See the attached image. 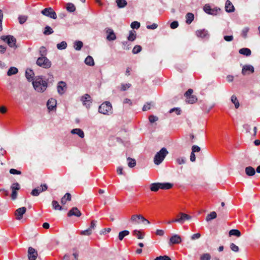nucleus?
<instances>
[{
    "label": "nucleus",
    "instance_id": "nucleus-1",
    "mask_svg": "<svg viewBox=\"0 0 260 260\" xmlns=\"http://www.w3.org/2000/svg\"><path fill=\"white\" fill-rule=\"evenodd\" d=\"M32 85L34 89L38 92H44L48 87V83L44 80L42 76H36L32 81Z\"/></svg>",
    "mask_w": 260,
    "mask_h": 260
},
{
    "label": "nucleus",
    "instance_id": "nucleus-2",
    "mask_svg": "<svg viewBox=\"0 0 260 260\" xmlns=\"http://www.w3.org/2000/svg\"><path fill=\"white\" fill-rule=\"evenodd\" d=\"M173 184L171 183H153L150 185V190L152 191H157L159 189L167 190L171 188Z\"/></svg>",
    "mask_w": 260,
    "mask_h": 260
},
{
    "label": "nucleus",
    "instance_id": "nucleus-3",
    "mask_svg": "<svg viewBox=\"0 0 260 260\" xmlns=\"http://www.w3.org/2000/svg\"><path fill=\"white\" fill-rule=\"evenodd\" d=\"M167 149L163 147L158 152L156 153L154 157V162L155 165L160 164L164 160L166 156L168 154Z\"/></svg>",
    "mask_w": 260,
    "mask_h": 260
},
{
    "label": "nucleus",
    "instance_id": "nucleus-4",
    "mask_svg": "<svg viewBox=\"0 0 260 260\" xmlns=\"http://www.w3.org/2000/svg\"><path fill=\"white\" fill-rule=\"evenodd\" d=\"M1 39L4 42H6L10 47L14 49L17 48V46L16 45V39L13 36H2Z\"/></svg>",
    "mask_w": 260,
    "mask_h": 260
},
{
    "label": "nucleus",
    "instance_id": "nucleus-5",
    "mask_svg": "<svg viewBox=\"0 0 260 260\" xmlns=\"http://www.w3.org/2000/svg\"><path fill=\"white\" fill-rule=\"evenodd\" d=\"M112 107L109 102H106L101 104L99 108V112L103 114L109 115L112 113Z\"/></svg>",
    "mask_w": 260,
    "mask_h": 260
},
{
    "label": "nucleus",
    "instance_id": "nucleus-6",
    "mask_svg": "<svg viewBox=\"0 0 260 260\" xmlns=\"http://www.w3.org/2000/svg\"><path fill=\"white\" fill-rule=\"evenodd\" d=\"M37 64L44 69H49L51 66V62L45 56L39 57L36 61Z\"/></svg>",
    "mask_w": 260,
    "mask_h": 260
},
{
    "label": "nucleus",
    "instance_id": "nucleus-7",
    "mask_svg": "<svg viewBox=\"0 0 260 260\" xmlns=\"http://www.w3.org/2000/svg\"><path fill=\"white\" fill-rule=\"evenodd\" d=\"M193 90L189 89L184 94L186 98V102L188 104H193L197 101V98L196 95H192Z\"/></svg>",
    "mask_w": 260,
    "mask_h": 260
},
{
    "label": "nucleus",
    "instance_id": "nucleus-8",
    "mask_svg": "<svg viewBox=\"0 0 260 260\" xmlns=\"http://www.w3.org/2000/svg\"><path fill=\"white\" fill-rule=\"evenodd\" d=\"M41 13L46 16L49 17L54 19H55L57 18L56 13L51 7L43 9Z\"/></svg>",
    "mask_w": 260,
    "mask_h": 260
},
{
    "label": "nucleus",
    "instance_id": "nucleus-9",
    "mask_svg": "<svg viewBox=\"0 0 260 260\" xmlns=\"http://www.w3.org/2000/svg\"><path fill=\"white\" fill-rule=\"evenodd\" d=\"M191 217L185 213L180 212L176 216V221L180 224H183L185 221L190 219Z\"/></svg>",
    "mask_w": 260,
    "mask_h": 260
},
{
    "label": "nucleus",
    "instance_id": "nucleus-10",
    "mask_svg": "<svg viewBox=\"0 0 260 260\" xmlns=\"http://www.w3.org/2000/svg\"><path fill=\"white\" fill-rule=\"evenodd\" d=\"M20 188V186L19 184L17 182L13 183L10 189L12 190L11 194V199L13 200H15L17 198V191L19 190Z\"/></svg>",
    "mask_w": 260,
    "mask_h": 260
},
{
    "label": "nucleus",
    "instance_id": "nucleus-11",
    "mask_svg": "<svg viewBox=\"0 0 260 260\" xmlns=\"http://www.w3.org/2000/svg\"><path fill=\"white\" fill-rule=\"evenodd\" d=\"M204 11L207 14L215 15L218 13V12L220 10L218 8H212L209 5L206 4L204 7Z\"/></svg>",
    "mask_w": 260,
    "mask_h": 260
},
{
    "label": "nucleus",
    "instance_id": "nucleus-12",
    "mask_svg": "<svg viewBox=\"0 0 260 260\" xmlns=\"http://www.w3.org/2000/svg\"><path fill=\"white\" fill-rule=\"evenodd\" d=\"M67 89V84L64 81H59L57 85V90L59 94L62 95Z\"/></svg>",
    "mask_w": 260,
    "mask_h": 260
},
{
    "label": "nucleus",
    "instance_id": "nucleus-13",
    "mask_svg": "<svg viewBox=\"0 0 260 260\" xmlns=\"http://www.w3.org/2000/svg\"><path fill=\"white\" fill-rule=\"evenodd\" d=\"M182 239L181 237L177 234L173 235L169 240V245L178 244L181 242Z\"/></svg>",
    "mask_w": 260,
    "mask_h": 260
},
{
    "label": "nucleus",
    "instance_id": "nucleus-14",
    "mask_svg": "<svg viewBox=\"0 0 260 260\" xmlns=\"http://www.w3.org/2000/svg\"><path fill=\"white\" fill-rule=\"evenodd\" d=\"M81 101L82 102L83 105L86 108H89L91 103V97L88 94H85L81 96Z\"/></svg>",
    "mask_w": 260,
    "mask_h": 260
},
{
    "label": "nucleus",
    "instance_id": "nucleus-15",
    "mask_svg": "<svg viewBox=\"0 0 260 260\" xmlns=\"http://www.w3.org/2000/svg\"><path fill=\"white\" fill-rule=\"evenodd\" d=\"M37 256V251L31 247H29L28 249V258L29 260H36Z\"/></svg>",
    "mask_w": 260,
    "mask_h": 260
},
{
    "label": "nucleus",
    "instance_id": "nucleus-16",
    "mask_svg": "<svg viewBox=\"0 0 260 260\" xmlns=\"http://www.w3.org/2000/svg\"><path fill=\"white\" fill-rule=\"evenodd\" d=\"M26 208L24 207L17 209L15 211V216L17 220H20L23 218V215L26 212Z\"/></svg>",
    "mask_w": 260,
    "mask_h": 260
},
{
    "label": "nucleus",
    "instance_id": "nucleus-17",
    "mask_svg": "<svg viewBox=\"0 0 260 260\" xmlns=\"http://www.w3.org/2000/svg\"><path fill=\"white\" fill-rule=\"evenodd\" d=\"M47 107L49 111L55 110L56 107V100L53 98L49 99L47 102Z\"/></svg>",
    "mask_w": 260,
    "mask_h": 260
},
{
    "label": "nucleus",
    "instance_id": "nucleus-18",
    "mask_svg": "<svg viewBox=\"0 0 260 260\" xmlns=\"http://www.w3.org/2000/svg\"><path fill=\"white\" fill-rule=\"evenodd\" d=\"M81 215V212L77 207L72 208L68 212V216L71 217L75 216L76 217H80Z\"/></svg>",
    "mask_w": 260,
    "mask_h": 260
},
{
    "label": "nucleus",
    "instance_id": "nucleus-19",
    "mask_svg": "<svg viewBox=\"0 0 260 260\" xmlns=\"http://www.w3.org/2000/svg\"><path fill=\"white\" fill-rule=\"evenodd\" d=\"M106 32L108 34L107 39L108 41H114L116 39V35L112 29L108 28L106 30Z\"/></svg>",
    "mask_w": 260,
    "mask_h": 260
},
{
    "label": "nucleus",
    "instance_id": "nucleus-20",
    "mask_svg": "<svg viewBox=\"0 0 260 260\" xmlns=\"http://www.w3.org/2000/svg\"><path fill=\"white\" fill-rule=\"evenodd\" d=\"M254 71V69L253 67L251 65H245L243 67L242 70V74L243 75H245L247 74V72H249L250 73H253Z\"/></svg>",
    "mask_w": 260,
    "mask_h": 260
},
{
    "label": "nucleus",
    "instance_id": "nucleus-21",
    "mask_svg": "<svg viewBox=\"0 0 260 260\" xmlns=\"http://www.w3.org/2000/svg\"><path fill=\"white\" fill-rule=\"evenodd\" d=\"M196 35L198 37L202 38H208L209 36L208 31L204 29L197 30Z\"/></svg>",
    "mask_w": 260,
    "mask_h": 260
},
{
    "label": "nucleus",
    "instance_id": "nucleus-22",
    "mask_svg": "<svg viewBox=\"0 0 260 260\" xmlns=\"http://www.w3.org/2000/svg\"><path fill=\"white\" fill-rule=\"evenodd\" d=\"M25 77L28 81L33 80L34 77L33 71L30 69H27L25 71Z\"/></svg>",
    "mask_w": 260,
    "mask_h": 260
},
{
    "label": "nucleus",
    "instance_id": "nucleus-23",
    "mask_svg": "<svg viewBox=\"0 0 260 260\" xmlns=\"http://www.w3.org/2000/svg\"><path fill=\"white\" fill-rule=\"evenodd\" d=\"M225 9L228 12H232L234 11V6L229 0L226 1Z\"/></svg>",
    "mask_w": 260,
    "mask_h": 260
},
{
    "label": "nucleus",
    "instance_id": "nucleus-24",
    "mask_svg": "<svg viewBox=\"0 0 260 260\" xmlns=\"http://www.w3.org/2000/svg\"><path fill=\"white\" fill-rule=\"evenodd\" d=\"M71 133L72 134H76L79 136L81 138H83L84 137V132L80 128H74L71 131Z\"/></svg>",
    "mask_w": 260,
    "mask_h": 260
},
{
    "label": "nucleus",
    "instance_id": "nucleus-25",
    "mask_svg": "<svg viewBox=\"0 0 260 260\" xmlns=\"http://www.w3.org/2000/svg\"><path fill=\"white\" fill-rule=\"evenodd\" d=\"M133 235L136 237L138 239H143L144 237V233L141 231L135 230L132 232Z\"/></svg>",
    "mask_w": 260,
    "mask_h": 260
},
{
    "label": "nucleus",
    "instance_id": "nucleus-26",
    "mask_svg": "<svg viewBox=\"0 0 260 260\" xmlns=\"http://www.w3.org/2000/svg\"><path fill=\"white\" fill-rule=\"evenodd\" d=\"M239 53L243 55L249 56L251 54L250 49L247 48H243L239 50Z\"/></svg>",
    "mask_w": 260,
    "mask_h": 260
},
{
    "label": "nucleus",
    "instance_id": "nucleus-27",
    "mask_svg": "<svg viewBox=\"0 0 260 260\" xmlns=\"http://www.w3.org/2000/svg\"><path fill=\"white\" fill-rule=\"evenodd\" d=\"M245 173L247 176H252L255 173V169L252 167H247L245 168Z\"/></svg>",
    "mask_w": 260,
    "mask_h": 260
},
{
    "label": "nucleus",
    "instance_id": "nucleus-28",
    "mask_svg": "<svg viewBox=\"0 0 260 260\" xmlns=\"http://www.w3.org/2000/svg\"><path fill=\"white\" fill-rule=\"evenodd\" d=\"M140 216H142V215H133L132 216L131 218V221L134 224H138L139 223V220H141Z\"/></svg>",
    "mask_w": 260,
    "mask_h": 260
},
{
    "label": "nucleus",
    "instance_id": "nucleus-29",
    "mask_svg": "<svg viewBox=\"0 0 260 260\" xmlns=\"http://www.w3.org/2000/svg\"><path fill=\"white\" fill-rule=\"evenodd\" d=\"M71 200V195L70 193H66L61 199V203L62 205L66 204L67 201Z\"/></svg>",
    "mask_w": 260,
    "mask_h": 260
},
{
    "label": "nucleus",
    "instance_id": "nucleus-30",
    "mask_svg": "<svg viewBox=\"0 0 260 260\" xmlns=\"http://www.w3.org/2000/svg\"><path fill=\"white\" fill-rule=\"evenodd\" d=\"M186 23L190 24L194 19V15L191 13H188L186 15Z\"/></svg>",
    "mask_w": 260,
    "mask_h": 260
},
{
    "label": "nucleus",
    "instance_id": "nucleus-31",
    "mask_svg": "<svg viewBox=\"0 0 260 260\" xmlns=\"http://www.w3.org/2000/svg\"><path fill=\"white\" fill-rule=\"evenodd\" d=\"M131 86V84L130 83H121L120 86H119L117 88L122 91H124L128 89Z\"/></svg>",
    "mask_w": 260,
    "mask_h": 260
},
{
    "label": "nucleus",
    "instance_id": "nucleus-32",
    "mask_svg": "<svg viewBox=\"0 0 260 260\" xmlns=\"http://www.w3.org/2000/svg\"><path fill=\"white\" fill-rule=\"evenodd\" d=\"M129 234V232L127 230H124L120 232L118 234V239L119 240L122 241L123 238Z\"/></svg>",
    "mask_w": 260,
    "mask_h": 260
},
{
    "label": "nucleus",
    "instance_id": "nucleus-33",
    "mask_svg": "<svg viewBox=\"0 0 260 260\" xmlns=\"http://www.w3.org/2000/svg\"><path fill=\"white\" fill-rule=\"evenodd\" d=\"M85 64L89 66H93L94 64L93 58L91 56H88L84 61Z\"/></svg>",
    "mask_w": 260,
    "mask_h": 260
},
{
    "label": "nucleus",
    "instance_id": "nucleus-34",
    "mask_svg": "<svg viewBox=\"0 0 260 260\" xmlns=\"http://www.w3.org/2000/svg\"><path fill=\"white\" fill-rule=\"evenodd\" d=\"M116 3L119 8H123L127 4V2L125 0H116Z\"/></svg>",
    "mask_w": 260,
    "mask_h": 260
},
{
    "label": "nucleus",
    "instance_id": "nucleus-35",
    "mask_svg": "<svg viewBox=\"0 0 260 260\" xmlns=\"http://www.w3.org/2000/svg\"><path fill=\"white\" fill-rule=\"evenodd\" d=\"M136 32L135 30H130L127 39L129 41H134L136 39Z\"/></svg>",
    "mask_w": 260,
    "mask_h": 260
},
{
    "label": "nucleus",
    "instance_id": "nucleus-36",
    "mask_svg": "<svg viewBox=\"0 0 260 260\" xmlns=\"http://www.w3.org/2000/svg\"><path fill=\"white\" fill-rule=\"evenodd\" d=\"M18 72L17 68L15 67H11L7 72V75L9 76H11L13 75L16 74Z\"/></svg>",
    "mask_w": 260,
    "mask_h": 260
},
{
    "label": "nucleus",
    "instance_id": "nucleus-37",
    "mask_svg": "<svg viewBox=\"0 0 260 260\" xmlns=\"http://www.w3.org/2000/svg\"><path fill=\"white\" fill-rule=\"evenodd\" d=\"M217 216V214L215 211L211 212L210 214H208L206 218L207 221H209L212 219H215Z\"/></svg>",
    "mask_w": 260,
    "mask_h": 260
},
{
    "label": "nucleus",
    "instance_id": "nucleus-38",
    "mask_svg": "<svg viewBox=\"0 0 260 260\" xmlns=\"http://www.w3.org/2000/svg\"><path fill=\"white\" fill-rule=\"evenodd\" d=\"M231 100L234 104L235 108L238 109L240 106V104L237 97L235 95H233L231 96Z\"/></svg>",
    "mask_w": 260,
    "mask_h": 260
},
{
    "label": "nucleus",
    "instance_id": "nucleus-39",
    "mask_svg": "<svg viewBox=\"0 0 260 260\" xmlns=\"http://www.w3.org/2000/svg\"><path fill=\"white\" fill-rule=\"evenodd\" d=\"M52 205L53 208L55 210H61L62 209V207L58 204V202L55 200L52 201Z\"/></svg>",
    "mask_w": 260,
    "mask_h": 260
},
{
    "label": "nucleus",
    "instance_id": "nucleus-40",
    "mask_svg": "<svg viewBox=\"0 0 260 260\" xmlns=\"http://www.w3.org/2000/svg\"><path fill=\"white\" fill-rule=\"evenodd\" d=\"M83 47V43L80 41H76L74 44V47L76 50H80Z\"/></svg>",
    "mask_w": 260,
    "mask_h": 260
},
{
    "label": "nucleus",
    "instance_id": "nucleus-41",
    "mask_svg": "<svg viewBox=\"0 0 260 260\" xmlns=\"http://www.w3.org/2000/svg\"><path fill=\"white\" fill-rule=\"evenodd\" d=\"M229 235L230 236H235L236 237H239L241 236V233L238 230L233 229L230 231Z\"/></svg>",
    "mask_w": 260,
    "mask_h": 260
},
{
    "label": "nucleus",
    "instance_id": "nucleus-42",
    "mask_svg": "<svg viewBox=\"0 0 260 260\" xmlns=\"http://www.w3.org/2000/svg\"><path fill=\"white\" fill-rule=\"evenodd\" d=\"M128 161V166L130 168L134 167L136 165V161L135 159L132 158L131 157H128L127 158Z\"/></svg>",
    "mask_w": 260,
    "mask_h": 260
},
{
    "label": "nucleus",
    "instance_id": "nucleus-43",
    "mask_svg": "<svg viewBox=\"0 0 260 260\" xmlns=\"http://www.w3.org/2000/svg\"><path fill=\"white\" fill-rule=\"evenodd\" d=\"M67 10L70 12H74L76 10V7L72 3H68L67 6Z\"/></svg>",
    "mask_w": 260,
    "mask_h": 260
},
{
    "label": "nucleus",
    "instance_id": "nucleus-44",
    "mask_svg": "<svg viewBox=\"0 0 260 260\" xmlns=\"http://www.w3.org/2000/svg\"><path fill=\"white\" fill-rule=\"evenodd\" d=\"M53 32V29L51 28V27L49 26H46L44 28V31L43 34L45 35H49L52 34Z\"/></svg>",
    "mask_w": 260,
    "mask_h": 260
},
{
    "label": "nucleus",
    "instance_id": "nucleus-45",
    "mask_svg": "<svg viewBox=\"0 0 260 260\" xmlns=\"http://www.w3.org/2000/svg\"><path fill=\"white\" fill-rule=\"evenodd\" d=\"M67 47V44L65 41H62L57 44V48L59 50L65 49Z\"/></svg>",
    "mask_w": 260,
    "mask_h": 260
},
{
    "label": "nucleus",
    "instance_id": "nucleus-46",
    "mask_svg": "<svg viewBox=\"0 0 260 260\" xmlns=\"http://www.w3.org/2000/svg\"><path fill=\"white\" fill-rule=\"evenodd\" d=\"M211 257V255L209 253H206L201 255L200 260H210Z\"/></svg>",
    "mask_w": 260,
    "mask_h": 260
},
{
    "label": "nucleus",
    "instance_id": "nucleus-47",
    "mask_svg": "<svg viewBox=\"0 0 260 260\" xmlns=\"http://www.w3.org/2000/svg\"><path fill=\"white\" fill-rule=\"evenodd\" d=\"M176 161L178 165H182L185 163L186 159L184 157H179L176 159Z\"/></svg>",
    "mask_w": 260,
    "mask_h": 260
},
{
    "label": "nucleus",
    "instance_id": "nucleus-48",
    "mask_svg": "<svg viewBox=\"0 0 260 260\" xmlns=\"http://www.w3.org/2000/svg\"><path fill=\"white\" fill-rule=\"evenodd\" d=\"M39 53L41 56H45L47 54V50L44 46H42L40 48Z\"/></svg>",
    "mask_w": 260,
    "mask_h": 260
},
{
    "label": "nucleus",
    "instance_id": "nucleus-49",
    "mask_svg": "<svg viewBox=\"0 0 260 260\" xmlns=\"http://www.w3.org/2000/svg\"><path fill=\"white\" fill-rule=\"evenodd\" d=\"M142 50V47L140 45L135 46L133 49V53L134 54H137L141 52Z\"/></svg>",
    "mask_w": 260,
    "mask_h": 260
},
{
    "label": "nucleus",
    "instance_id": "nucleus-50",
    "mask_svg": "<svg viewBox=\"0 0 260 260\" xmlns=\"http://www.w3.org/2000/svg\"><path fill=\"white\" fill-rule=\"evenodd\" d=\"M37 188H39V191H40L41 193L46 191L48 188V186L46 184H41L40 186H38Z\"/></svg>",
    "mask_w": 260,
    "mask_h": 260
},
{
    "label": "nucleus",
    "instance_id": "nucleus-51",
    "mask_svg": "<svg viewBox=\"0 0 260 260\" xmlns=\"http://www.w3.org/2000/svg\"><path fill=\"white\" fill-rule=\"evenodd\" d=\"M131 26L133 29H138L140 26V23L138 21H134L131 23Z\"/></svg>",
    "mask_w": 260,
    "mask_h": 260
},
{
    "label": "nucleus",
    "instance_id": "nucleus-52",
    "mask_svg": "<svg viewBox=\"0 0 260 260\" xmlns=\"http://www.w3.org/2000/svg\"><path fill=\"white\" fill-rule=\"evenodd\" d=\"M175 112L177 115H179L181 113V110L179 108H174L170 110L169 112L172 113Z\"/></svg>",
    "mask_w": 260,
    "mask_h": 260
},
{
    "label": "nucleus",
    "instance_id": "nucleus-53",
    "mask_svg": "<svg viewBox=\"0 0 260 260\" xmlns=\"http://www.w3.org/2000/svg\"><path fill=\"white\" fill-rule=\"evenodd\" d=\"M230 248L232 251L236 252H238L239 250L238 246L233 243H231L230 244Z\"/></svg>",
    "mask_w": 260,
    "mask_h": 260
},
{
    "label": "nucleus",
    "instance_id": "nucleus-54",
    "mask_svg": "<svg viewBox=\"0 0 260 260\" xmlns=\"http://www.w3.org/2000/svg\"><path fill=\"white\" fill-rule=\"evenodd\" d=\"M92 234V231L88 228L87 230L81 232L80 234L82 235L89 236Z\"/></svg>",
    "mask_w": 260,
    "mask_h": 260
},
{
    "label": "nucleus",
    "instance_id": "nucleus-55",
    "mask_svg": "<svg viewBox=\"0 0 260 260\" xmlns=\"http://www.w3.org/2000/svg\"><path fill=\"white\" fill-rule=\"evenodd\" d=\"M19 22L20 24H22L27 20V17L25 16H20L18 17Z\"/></svg>",
    "mask_w": 260,
    "mask_h": 260
},
{
    "label": "nucleus",
    "instance_id": "nucleus-56",
    "mask_svg": "<svg viewBox=\"0 0 260 260\" xmlns=\"http://www.w3.org/2000/svg\"><path fill=\"white\" fill-rule=\"evenodd\" d=\"M40 193V191H39V188H36L32 190L31 194L33 196H38Z\"/></svg>",
    "mask_w": 260,
    "mask_h": 260
},
{
    "label": "nucleus",
    "instance_id": "nucleus-57",
    "mask_svg": "<svg viewBox=\"0 0 260 260\" xmlns=\"http://www.w3.org/2000/svg\"><path fill=\"white\" fill-rule=\"evenodd\" d=\"M154 260H171V259L168 256H160L157 257Z\"/></svg>",
    "mask_w": 260,
    "mask_h": 260
},
{
    "label": "nucleus",
    "instance_id": "nucleus-58",
    "mask_svg": "<svg viewBox=\"0 0 260 260\" xmlns=\"http://www.w3.org/2000/svg\"><path fill=\"white\" fill-rule=\"evenodd\" d=\"M249 31V28L248 27H245L243 29L242 31V36L244 38H246L247 37V32Z\"/></svg>",
    "mask_w": 260,
    "mask_h": 260
},
{
    "label": "nucleus",
    "instance_id": "nucleus-59",
    "mask_svg": "<svg viewBox=\"0 0 260 260\" xmlns=\"http://www.w3.org/2000/svg\"><path fill=\"white\" fill-rule=\"evenodd\" d=\"M97 221L96 220H93L91 222L90 226L89 229L92 232V230H94L96 227V223Z\"/></svg>",
    "mask_w": 260,
    "mask_h": 260
},
{
    "label": "nucleus",
    "instance_id": "nucleus-60",
    "mask_svg": "<svg viewBox=\"0 0 260 260\" xmlns=\"http://www.w3.org/2000/svg\"><path fill=\"white\" fill-rule=\"evenodd\" d=\"M158 117L154 115H150L149 117V121L151 123H153L158 120Z\"/></svg>",
    "mask_w": 260,
    "mask_h": 260
},
{
    "label": "nucleus",
    "instance_id": "nucleus-61",
    "mask_svg": "<svg viewBox=\"0 0 260 260\" xmlns=\"http://www.w3.org/2000/svg\"><path fill=\"white\" fill-rule=\"evenodd\" d=\"M179 25L178 22L177 21L172 22L170 24V27L172 29H175L178 27Z\"/></svg>",
    "mask_w": 260,
    "mask_h": 260
},
{
    "label": "nucleus",
    "instance_id": "nucleus-62",
    "mask_svg": "<svg viewBox=\"0 0 260 260\" xmlns=\"http://www.w3.org/2000/svg\"><path fill=\"white\" fill-rule=\"evenodd\" d=\"M192 152L194 153V152H199L201 150L200 148L197 145H193L191 148Z\"/></svg>",
    "mask_w": 260,
    "mask_h": 260
},
{
    "label": "nucleus",
    "instance_id": "nucleus-63",
    "mask_svg": "<svg viewBox=\"0 0 260 260\" xmlns=\"http://www.w3.org/2000/svg\"><path fill=\"white\" fill-rule=\"evenodd\" d=\"M10 173L12 174L20 175L21 172L20 171L17 170L15 169H11L10 170Z\"/></svg>",
    "mask_w": 260,
    "mask_h": 260
},
{
    "label": "nucleus",
    "instance_id": "nucleus-64",
    "mask_svg": "<svg viewBox=\"0 0 260 260\" xmlns=\"http://www.w3.org/2000/svg\"><path fill=\"white\" fill-rule=\"evenodd\" d=\"M201 235L200 233H196L193 234L191 237V239L192 240H194L196 239H199L201 237Z\"/></svg>",
    "mask_w": 260,
    "mask_h": 260
}]
</instances>
